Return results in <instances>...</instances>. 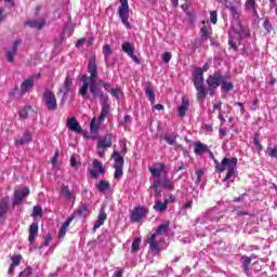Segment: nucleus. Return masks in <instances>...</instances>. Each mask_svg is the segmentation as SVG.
I'll use <instances>...</instances> for the list:
<instances>
[{
	"label": "nucleus",
	"mask_w": 277,
	"mask_h": 277,
	"mask_svg": "<svg viewBox=\"0 0 277 277\" xmlns=\"http://www.w3.org/2000/svg\"><path fill=\"white\" fill-rule=\"evenodd\" d=\"M88 72L90 74V92L93 98H100L101 102V113L97 118V123L103 124L111 106H109V95L103 93V89L96 85V78L98 77V65H96V56H91L88 64Z\"/></svg>",
	"instance_id": "obj_1"
},
{
	"label": "nucleus",
	"mask_w": 277,
	"mask_h": 277,
	"mask_svg": "<svg viewBox=\"0 0 277 277\" xmlns=\"http://www.w3.org/2000/svg\"><path fill=\"white\" fill-rule=\"evenodd\" d=\"M228 75H222L220 71L209 75L206 79L207 94H209V96H215V92H217V88H220V85L223 92H230V90L235 88V84H233V82H228Z\"/></svg>",
	"instance_id": "obj_2"
},
{
	"label": "nucleus",
	"mask_w": 277,
	"mask_h": 277,
	"mask_svg": "<svg viewBox=\"0 0 277 277\" xmlns=\"http://www.w3.org/2000/svg\"><path fill=\"white\" fill-rule=\"evenodd\" d=\"M208 153H210L211 159H213L215 166V172H226L225 177L223 179L224 183H228L233 176H235V170H237V163L239 159L233 157V158H226L224 157L222 161L220 162L217 159H215V156L213 155V151L208 149Z\"/></svg>",
	"instance_id": "obj_3"
},
{
	"label": "nucleus",
	"mask_w": 277,
	"mask_h": 277,
	"mask_svg": "<svg viewBox=\"0 0 277 277\" xmlns=\"http://www.w3.org/2000/svg\"><path fill=\"white\" fill-rule=\"evenodd\" d=\"M207 70H209V66L206 64L202 68L196 67L192 74L194 88L197 91L196 98L200 102L207 98V85H205V72H207Z\"/></svg>",
	"instance_id": "obj_4"
},
{
	"label": "nucleus",
	"mask_w": 277,
	"mask_h": 277,
	"mask_svg": "<svg viewBox=\"0 0 277 277\" xmlns=\"http://www.w3.org/2000/svg\"><path fill=\"white\" fill-rule=\"evenodd\" d=\"M119 3L121 4L118 8L119 18L124 27L132 29L133 25H131V22H129V0H119Z\"/></svg>",
	"instance_id": "obj_5"
},
{
	"label": "nucleus",
	"mask_w": 277,
	"mask_h": 277,
	"mask_svg": "<svg viewBox=\"0 0 277 277\" xmlns=\"http://www.w3.org/2000/svg\"><path fill=\"white\" fill-rule=\"evenodd\" d=\"M111 157L115 160L114 179H116V181H119V179H122V174H124V172H123V170H124V158L118 151H114Z\"/></svg>",
	"instance_id": "obj_6"
},
{
	"label": "nucleus",
	"mask_w": 277,
	"mask_h": 277,
	"mask_svg": "<svg viewBox=\"0 0 277 277\" xmlns=\"http://www.w3.org/2000/svg\"><path fill=\"white\" fill-rule=\"evenodd\" d=\"M42 101L48 111H57V97L53 91L47 89L42 95Z\"/></svg>",
	"instance_id": "obj_7"
},
{
	"label": "nucleus",
	"mask_w": 277,
	"mask_h": 277,
	"mask_svg": "<svg viewBox=\"0 0 277 277\" xmlns=\"http://www.w3.org/2000/svg\"><path fill=\"white\" fill-rule=\"evenodd\" d=\"M163 238H159L157 234H151L147 237V243L149 245L150 252L159 254L161 252V246H163Z\"/></svg>",
	"instance_id": "obj_8"
},
{
	"label": "nucleus",
	"mask_w": 277,
	"mask_h": 277,
	"mask_svg": "<svg viewBox=\"0 0 277 277\" xmlns=\"http://www.w3.org/2000/svg\"><path fill=\"white\" fill-rule=\"evenodd\" d=\"M148 171L150 172L151 176L159 179L161 174H163V176H167L168 167L163 162H157L154 167H149Z\"/></svg>",
	"instance_id": "obj_9"
},
{
	"label": "nucleus",
	"mask_w": 277,
	"mask_h": 277,
	"mask_svg": "<svg viewBox=\"0 0 277 277\" xmlns=\"http://www.w3.org/2000/svg\"><path fill=\"white\" fill-rule=\"evenodd\" d=\"M29 194H30L29 187H25L23 189L15 190L14 199H13V207H17V205H21V202H23V200H25V198H27V196H29Z\"/></svg>",
	"instance_id": "obj_10"
},
{
	"label": "nucleus",
	"mask_w": 277,
	"mask_h": 277,
	"mask_svg": "<svg viewBox=\"0 0 277 277\" xmlns=\"http://www.w3.org/2000/svg\"><path fill=\"white\" fill-rule=\"evenodd\" d=\"M93 168H94V170L89 171L91 179H98V174H105V172H106L105 167H103V163L101 161H98L97 159H95L93 161Z\"/></svg>",
	"instance_id": "obj_11"
},
{
	"label": "nucleus",
	"mask_w": 277,
	"mask_h": 277,
	"mask_svg": "<svg viewBox=\"0 0 277 277\" xmlns=\"http://www.w3.org/2000/svg\"><path fill=\"white\" fill-rule=\"evenodd\" d=\"M80 81L82 82V87L79 89L78 94H80L82 98H89L88 89L90 90V83L88 81H90V77L83 75L81 76Z\"/></svg>",
	"instance_id": "obj_12"
},
{
	"label": "nucleus",
	"mask_w": 277,
	"mask_h": 277,
	"mask_svg": "<svg viewBox=\"0 0 277 277\" xmlns=\"http://www.w3.org/2000/svg\"><path fill=\"white\" fill-rule=\"evenodd\" d=\"M66 127L69 131H74V133H83V129L81 128V124H79V121H77L76 117L68 118Z\"/></svg>",
	"instance_id": "obj_13"
},
{
	"label": "nucleus",
	"mask_w": 277,
	"mask_h": 277,
	"mask_svg": "<svg viewBox=\"0 0 277 277\" xmlns=\"http://www.w3.org/2000/svg\"><path fill=\"white\" fill-rule=\"evenodd\" d=\"M148 211L145 210V208L138 207L135 208L130 216L131 222H140V220H143L145 215H147Z\"/></svg>",
	"instance_id": "obj_14"
},
{
	"label": "nucleus",
	"mask_w": 277,
	"mask_h": 277,
	"mask_svg": "<svg viewBox=\"0 0 277 277\" xmlns=\"http://www.w3.org/2000/svg\"><path fill=\"white\" fill-rule=\"evenodd\" d=\"M8 211H10V197H2L0 199V222L8 215Z\"/></svg>",
	"instance_id": "obj_15"
},
{
	"label": "nucleus",
	"mask_w": 277,
	"mask_h": 277,
	"mask_svg": "<svg viewBox=\"0 0 277 277\" xmlns=\"http://www.w3.org/2000/svg\"><path fill=\"white\" fill-rule=\"evenodd\" d=\"M71 215L74 217H82L83 220H85V217L90 215V210L88 209V206H85V203H81Z\"/></svg>",
	"instance_id": "obj_16"
},
{
	"label": "nucleus",
	"mask_w": 277,
	"mask_h": 277,
	"mask_svg": "<svg viewBox=\"0 0 277 277\" xmlns=\"http://www.w3.org/2000/svg\"><path fill=\"white\" fill-rule=\"evenodd\" d=\"M38 230H40L38 223H36V222L31 223L28 228V233H29L28 241L30 245H32L34 241H36V237H38Z\"/></svg>",
	"instance_id": "obj_17"
},
{
	"label": "nucleus",
	"mask_w": 277,
	"mask_h": 277,
	"mask_svg": "<svg viewBox=\"0 0 277 277\" xmlns=\"http://www.w3.org/2000/svg\"><path fill=\"white\" fill-rule=\"evenodd\" d=\"M36 79V76H31L24 80L21 84L22 94H27L29 90L34 88V80Z\"/></svg>",
	"instance_id": "obj_18"
},
{
	"label": "nucleus",
	"mask_w": 277,
	"mask_h": 277,
	"mask_svg": "<svg viewBox=\"0 0 277 277\" xmlns=\"http://www.w3.org/2000/svg\"><path fill=\"white\" fill-rule=\"evenodd\" d=\"M111 134H106L97 141V148H111Z\"/></svg>",
	"instance_id": "obj_19"
},
{
	"label": "nucleus",
	"mask_w": 277,
	"mask_h": 277,
	"mask_svg": "<svg viewBox=\"0 0 277 277\" xmlns=\"http://www.w3.org/2000/svg\"><path fill=\"white\" fill-rule=\"evenodd\" d=\"M106 220H107V213H105V208H101L100 213L97 215V221L93 225L94 230H96L97 228H101V226L105 224Z\"/></svg>",
	"instance_id": "obj_20"
},
{
	"label": "nucleus",
	"mask_w": 277,
	"mask_h": 277,
	"mask_svg": "<svg viewBox=\"0 0 277 277\" xmlns=\"http://www.w3.org/2000/svg\"><path fill=\"white\" fill-rule=\"evenodd\" d=\"M240 263L242 265V272L246 276H250V263H252V258L248 255H242L240 258Z\"/></svg>",
	"instance_id": "obj_21"
},
{
	"label": "nucleus",
	"mask_w": 277,
	"mask_h": 277,
	"mask_svg": "<svg viewBox=\"0 0 277 277\" xmlns=\"http://www.w3.org/2000/svg\"><path fill=\"white\" fill-rule=\"evenodd\" d=\"M188 109H189V98L182 97V103L177 108L180 118H185V114H187Z\"/></svg>",
	"instance_id": "obj_22"
},
{
	"label": "nucleus",
	"mask_w": 277,
	"mask_h": 277,
	"mask_svg": "<svg viewBox=\"0 0 277 277\" xmlns=\"http://www.w3.org/2000/svg\"><path fill=\"white\" fill-rule=\"evenodd\" d=\"M95 187L100 194H105V192H109V189H111V184L107 180H102L95 184Z\"/></svg>",
	"instance_id": "obj_23"
},
{
	"label": "nucleus",
	"mask_w": 277,
	"mask_h": 277,
	"mask_svg": "<svg viewBox=\"0 0 277 277\" xmlns=\"http://www.w3.org/2000/svg\"><path fill=\"white\" fill-rule=\"evenodd\" d=\"M169 232H170V221H166L157 227L154 235L159 237V235H168Z\"/></svg>",
	"instance_id": "obj_24"
},
{
	"label": "nucleus",
	"mask_w": 277,
	"mask_h": 277,
	"mask_svg": "<svg viewBox=\"0 0 277 277\" xmlns=\"http://www.w3.org/2000/svg\"><path fill=\"white\" fill-rule=\"evenodd\" d=\"M194 146H195L194 153L195 155H198V156L205 155V153H208L209 150V146H207V144L201 142H195Z\"/></svg>",
	"instance_id": "obj_25"
},
{
	"label": "nucleus",
	"mask_w": 277,
	"mask_h": 277,
	"mask_svg": "<svg viewBox=\"0 0 277 277\" xmlns=\"http://www.w3.org/2000/svg\"><path fill=\"white\" fill-rule=\"evenodd\" d=\"M72 220H75V216L71 215L69 216L65 223H63L60 232H58V237H66V232L68 230V226H70V224H72Z\"/></svg>",
	"instance_id": "obj_26"
},
{
	"label": "nucleus",
	"mask_w": 277,
	"mask_h": 277,
	"mask_svg": "<svg viewBox=\"0 0 277 277\" xmlns=\"http://www.w3.org/2000/svg\"><path fill=\"white\" fill-rule=\"evenodd\" d=\"M61 193L66 200H75V194H72V192L70 190V187H68V185H63L61 187Z\"/></svg>",
	"instance_id": "obj_27"
},
{
	"label": "nucleus",
	"mask_w": 277,
	"mask_h": 277,
	"mask_svg": "<svg viewBox=\"0 0 277 277\" xmlns=\"http://www.w3.org/2000/svg\"><path fill=\"white\" fill-rule=\"evenodd\" d=\"M121 49H122L123 53H127L128 56L133 55V53H135V47L133 44H131V42H129V41H124L121 44Z\"/></svg>",
	"instance_id": "obj_28"
},
{
	"label": "nucleus",
	"mask_w": 277,
	"mask_h": 277,
	"mask_svg": "<svg viewBox=\"0 0 277 277\" xmlns=\"http://www.w3.org/2000/svg\"><path fill=\"white\" fill-rule=\"evenodd\" d=\"M103 55H104V62L107 66L109 64V56L114 53V50H111V45L105 44L102 49Z\"/></svg>",
	"instance_id": "obj_29"
},
{
	"label": "nucleus",
	"mask_w": 277,
	"mask_h": 277,
	"mask_svg": "<svg viewBox=\"0 0 277 277\" xmlns=\"http://www.w3.org/2000/svg\"><path fill=\"white\" fill-rule=\"evenodd\" d=\"M31 133L25 132L21 140L15 141V146H24V144H29L31 142Z\"/></svg>",
	"instance_id": "obj_30"
},
{
	"label": "nucleus",
	"mask_w": 277,
	"mask_h": 277,
	"mask_svg": "<svg viewBox=\"0 0 277 277\" xmlns=\"http://www.w3.org/2000/svg\"><path fill=\"white\" fill-rule=\"evenodd\" d=\"M162 187L163 189H168L169 192H174V189H176L174 182L168 179V175H164L162 180Z\"/></svg>",
	"instance_id": "obj_31"
},
{
	"label": "nucleus",
	"mask_w": 277,
	"mask_h": 277,
	"mask_svg": "<svg viewBox=\"0 0 277 277\" xmlns=\"http://www.w3.org/2000/svg\"><path fill=\"white\" fill-rule=\"evenodd\" d=\"M246 8L247 10H250V12L254 14V16H259V11H256V8H259V5H256L255 0H247Z\"/></svg>",
	"instance_id": "obj_32"
},
{
	"label": "nucleus",
	"mask_w": 277,
	"mask_h": 277,
	"mask_svg": "<svg viewBox=\"0 0 277 277\" xmlns=\"http://www.w3.org/2000/svg\"><path fill=\"white\" fill-rule=\"evenodd\" d=\"M239 28L236 30L240 38H250V30L238 22Z\"/></svg>",
	"instance_id": "obj_33"
},
{
	"label": "nucleus",
	"mask_w": 277,
	"mask_h": 277,
	"mask_svg": "<svg viewBox=\"0 0 277 277\" xmlns=\"http://www.w3.org/2000/svg\"><path fill=\"white\" fill-rule=\"evenodd\" d=\"M176 137H179V134H176V133L166 134L164 135V141L170 146H174V144H176Z\"/></svg>",
	"instance_id": "obj_34"
},
{
	"label": "nucleus",
	"mask_w": 277,
	"mask_h": 277,
	"mask_svg": "<svg viewBox=\"0 0 277 277\" xmlns=\"http://www.w3.org/2000/svg\"><path fill=\"white\" fill-rule=\"evenodd\" d=\"M228 44H229V47H232V49L234 51H238L239 50V38L229 36L228 37Z\"/></svg>",
	"instance_id": "obj_35"
},
{
	"label": "nucleus",
	"mask_w": 277,
	"mask_h": 277,
	"mask_svg": "<svg viewBox=\"0 0 277 277\" xmlns=\"http://www.w3.org/2000/svg\"><path fill=\"white\" fill-rule=\"evenodd\" d=\"M154 209H155V211H160V212L167 211L168 200H166L164 202L156 201L154 205Z\"/></svg>",
	"instance_id": "obj_36"
},
{
	"label": "nucleus",
	"mask_w": 277,
	"mask_h": 277,
	"mask_svg": "<svg viewBox=\"0 0 277 277\" xmlns=\"http://www.w3.org/2000/svg\"><path fill=\"white\" fill-rule=\"evenodd\" d=\"M70 88H72V78H70V76H67L64 81V96H66V94L70 92Z\"/></svg>",
	"instance_id": "obj_37"
},
{
	"label": "nucleus",
	"mask_w": 277,
	"mask_h": 277,
	"mask_svg": "<svg viewBox=\"0 0 277 277\" xmlns=\"http://www.w3.org/2000/svg\"><path fill=\"white\" fill-rule=\"evenodd\" d=\"M145 94L148 96L150 103H155V90L150 87V83L146 87Z\"/></svg>",
	"instance_id": "obj_38"
},
{
	"label": "nucleus",
	"mask_w": 277,
	"mask_h": 277,
	"mask_svg": "<svg viewBox=\"0 0 277 277\" xmlns=\"http://www.w3.org/2000/svg\"><path fill=\"white\" fill-rule=\"evenodd\" d=\"M29 109H31V106H25L19 110L21 120H27L29 118Z\"/></svg>",
	"instance_id": "obj_39"
},
{
	"label": "nucleus",
	"mask_w": 277,
	"mask_h": 277,
	"mask_svg": "<svg viewBox=\"0 0 277 277\" xmlns=\"http://www.w3.org/2000/svg\"><path fill=\"white\" fill-rule=\"evenodd\" d=\"M253 144H254L258 153H261V150H263V145H261V141L259 138V132L254 133Z\"/></svg>",
	"instance_id": "obj_40"
},
{
	"label": "nucleus",
	"mask_w": 277,
	"mask_h": 277,
	"mask_svg": "<svg viewBox=\"0 0 277 277\" xmlns=\"http://www.w3.org/2000/svg\"><path fill=\"white\" fill-rule=\"evenodd\" d=\"M200 36L202 40H209V36H211V30L207 26H202L200 29Z\"/></svg>",
	"instance_id": "obj_41"
},
{
	"label": "nucleus",
	"mask_w": 277,
	"mask_h": 277,
	"mask_svg": "<svg viewBox=\"0 0 277 277\" xmlns=\"http://www.w3.org/2000/svg\"><path fill=\"white\" fill-rule=\"evenodd\" d=\"M11 261H12L11 263L12 267H18V265H21V261H23V255L21 254L13 255L11 258Z\"/></svg>",
	"instance_id": "obj_42"
},
{
	"label": "nucleus",
	"mask_w": 277,
	"mask_h": 277,
	"mask_svg": "<svg viewBox=\"0 0 277 277\" xmlns=\"http://www.w3.org/2000/svg\"><path fill=\"white\" fill-rule=\"evenodd\" d=\"M34 275V268L31 266H27L24 271L19 273L18 277H29Z\"/></svg>",
	"instance_id": "obj_43"
},
{
	"label": "nucleus",
	"mask_w": 277,
	"mask_h": 277,
	"mask_svg": "<svg viewBox=\"0 0 277 277\" xmlns=\"http://www.w3.org/2000/svg\"><path fill=\"white\" fill-rule=\"evenodd\" d=\"M95 85H97V88L98 85H102V88H104L106 92H111V84L109 82H106L104 80H98L97 84L95 83Z\"/></svg>",
	"instance_id": "obj_44"
},
{
	"label": "nucleus",
	"mask_w": 277,
	"mask_h": 277,
	"mask_svg": "<svg viewBox=\"0 0 277 277\" xmlns=\"http://www.w3.org/2000/svg\"><path fill=\"white\" fill-rule=\"evenodd\" d=\"M142 242V238H135L132 242V252H137L140 250V243Z\"/></svg>",
	"instance_id": "obj_45"
},
{
	"label": "nucleus",
	"mask_w": 277,
	"mask_h": 277,
	"mask_svg": "<svg viewBox=\"0 0 277 277\" xmlns=\"http://www.w3.org/2000/svg\"><path fill=\"white\" fill-rule=\"evenodd\" d=\"M28 25H30V27H36V29H42V27H44V21H41V22L32 21V22H29Z\"/></svg>",
	"instance_id": "obj_46"
},
{
	"label": "nucleus",
	"mask_w": 277,
	"mask_h": 277,
	"mask_svg": "<svg viewBox=\"0 0 277 277\" xmlns=\"http://www.w3.org/2000/svg\"><path fill=\"white\" fill-rule=\"evenodd\" d=\"M16 51L15 50H11L6 52V60L10 64H13L14 62V56L16 55Z\"/></svg>",
	"instance_id": "obj_47"
},
{
	"label": "nucleus",
	"mask_w": 277,
	"mask_h": 277,
	"mask_svg": "<svg viewBox=\"0 0 277 277\" xmlns=\"http://www.w3.org/2000/svg\"><path fill=\"white\" fill-rule=\"evenodd\" d=\"M268 157L277 159V147H267Z\"/></svg>",
	"instance_id": "obj_48"
},
{
	"label": "nucleus",
	"mask_w": 277,
	"mask_h": 277,
	"mask_svg": "<svg viewBox=\"0 0 277 277\" xmlns=\"http://www.w3.org/2000/svg\"><path fill=\"white\" fill-rule=\"evenodd\" d=\"M90 129H91V133H98V126L96 124V118H93L91 120Z\"/></svg>",
	"instance_id": "obj_49"
},
{
	"label": "nucleus",
	"mask_w": 277,
	"mask_h": 277,
	"mask_svg": "<svg viewBox=\"0 0 277 277\" xmlns=\"http://www.w3.org/2000/svg\"><path fill=\"white\" fill-rule=\"evenodd\" d=\"M263 27L266 29L267 34L274 31V26H272V23H269V19L264 21Z\"/></svg>",
	"instance_id": "obj_50"
},
{
	"label": "nucleus",
	"mask_w": 277,
	"mask_h": 277,
	"mask_svg": "<svg viewBox=\"0 0 277 277\" xmlns=\"http://www.w3.org/2000/svg\"><path fill=\"white\" fill-rule=\"evenodd\" d=\"M210 21L212 25H217V11L210 12Z\"/></svg>",
	"instance_id": "obj_51"
},
{
	"label": "nucleus",
	"mask_w": 277,
	"mask_h": 277,
	"mask_svg": "<svg viewBox=\"0 0 277 277\" xmlns=\"http://www.w3.org/2000/svg\"><path fill=\"white\" fill-rule=\"evenodd\" d=\"M36 215H42V207L40 206H35L32 209V217H36Z\"/></svg>",
	"instance_id": "obj_52"
},
{
	"label": "nucleus",
	"mask_w": 277,
	"mask_h": 277,
	"mask_svg": "<svg viewBox=\"0 0 277 277\" xmlns=\"http://www.w3.org/2000/svg\"><path fill=\"white\" fill-rule=\"evenodd\" d=\"M58 159H60V150L56 149L55 153H54V156L51 159L52 166H57Z\"/></svg>",
	"instance_id": "obj_53"
},
{
	"label": "nucleus",
	"mask_w": 277,
	"mask_h": 277,
	"mask_svg": "<svg viewBox=\"0 0 277 277\" xmlns=\"http://www.w3.org/2000/svg\"><path fill=\"white\" fill-rule=\"evenodd\" d=\"M215 111H222V102L213 104L211 113L215 114Z\"/></svg>",
	"instance_id": "obj_54"
},
{
	"label": "nucleus",
	"mask_w": 277,
	"mask_h": 277,
	"mask_svg": "<svg viewBox=\"0 0 277 277\" xmlns=\"http://www.w3.org/2000/svg\"><path fill=\"white\" fill-rule=\"evenodd\" d=\"M121 93H122V91H120L119 88L110 89V94H111V96H115V98H120Z\"/></svg>",
	"instance_id": "obj_55"
},
{
	"label": "nucleus",
	"mask_w": 277,
	"mask_h": 277,
	"mask_svg": "<svg viewBox=\"0 0 277 277\" xmlns=\"http://www.w3.org/2000/svg\"><path fill=\"white\" fill-rule=\"evenodd\" d=\"M162 60H163L164 64H169L170 60H172V53L164 52L162 55Z\"/></svg>",
	"instance_id": "obj_56"
},
{
	"label": "nucleus",
	"mask_w": 277,
	"mask_h": 277,
	"mask_svg": "<svg viewBox=\"0 0 277 277\" xmlns=\"http://www.w3.org/2000/svg\"><path fill=\"white\" fill-rule=\"evenodd\" d=\"M205 175V171H202V169H198L196 171V176H197V183H200V181H202V176Z\"/></svg>",
	"instance_id": "obj_57"
},
{
	"label": "nucleus",
	"mask_w": 277,
	"mask_h": 277,
	"mask_svg": "<svg viewBox=\"0 0 277 277\" xmlns=\"http://www.w3.org/2000/svg\"><path fill=\"white\" fill-rule=\"evenodd\" d=\"M85 42H88V39L85 38H81L76 42V47L77 49H81V47H83V44H85Z\"/></svg>",
	"instance_id": "obj_58"
},
{
	"label": "nucleus",
	"mask_w": 277,
	"mask_h": 277,
	"mask_svg": "<svg viewBox=\"0 0 277 277\" xmlns=\"http://www.w3.org/2000/svg\"><path fill=\"white\" fill-rule=\"evenodd\" d=\"M22 42L23 41L21 39L15 40L12 50L18 52V47H21Z\"/></svg>",
	"instance_id": "obj_59"
},
{
	"label": "nucleus",
	"mask_w": 277,
	"mask_h": 277,
	"mask_svg": "<svg viewBox=\"0 0 277 277\" xmlns=\"http://www.w3.org/2000/svg\"><path fill=\"white\" fill-rule=\"evenodd\" d=\"M192 205H194V201L189 200L187 201L183 207L182 210L185 211L187 209H192Z\"/></svg>",
	"instance_id": "obj_60"
},
{
	"label": "nucleus",
	"mask_w": 277,
	"mask_h": 277,
	"mask_svg": "<svg viewBox=\"0 0 277 277\" xmlns=\"http://www.w3.org/2000/svg\"><path fill=\"white\" fill-rule=\"evenodd\" d=\"M70 166L71 168H77V157L75 156L70 157Z\"/></svg>",
	"instance_id": "obj_61"
},
{
	"label": "nucleus",
	"mask_w": 277,
	"mask_h": 277,
	"mask_svg": "<svg viewBox=\"0 0 277 277\" xmlns=\"http://www.w3.org/2000/svg\"><path fill=\"white\" fill-rule=\"evenodd\" d=\"M154 196L159 197L161 196V188L160 187H153Z\"/></svg>",
	"instance_id": "obj_62"
},
{
	"label": "nucleus",
	"mask_w": 277,
	"mask_h": 277,
	"mask_svg": "<svg viewBox=\"0 0 277 277\" xmlns=\"http://www.w3.org/2000/svg\"><path fill=\"white\" fill-rule=\"evenodd\" d=\"M52 239L53 238L51 237V235H48L43 241V246H49L51 243Z\"/></svg>",
	"instance_id": "obj_63"
},
{
	"label": "nucleus",
	"mask_w": 277,
	"mask_h": 277,
	"mask_svg": "<svg viewBox=\"0 0 277 277\" xmlns=\"http://www.w3.org/2000/svg\"><path fill=\"white\" fill-rule=\"evenodd\" d=\"M101 149H98L97 150V155H98V157H105V148H107V147H100Z\"/></svg>",
	"instance_id": "obj_64"
}]
</instances>
